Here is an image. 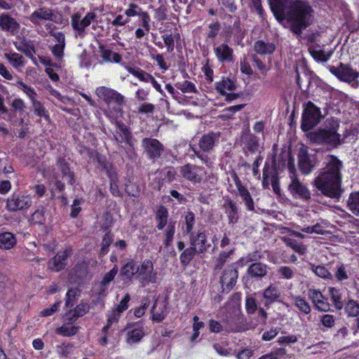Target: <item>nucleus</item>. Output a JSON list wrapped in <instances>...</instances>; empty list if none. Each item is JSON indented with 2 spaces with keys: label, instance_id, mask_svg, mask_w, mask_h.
Here are the masks:
<instances>
[{
  "label": "nucleus",
  "instance_id": "obj_13",
  "mask_svg": "<svg viewBox=\"0 0 359 359\" xmlns=\"http://www.w3.org/2000/svg\"><path fill=\"white\" fill-rule=\"evenodd\" d=\"M190 245L198 251V255L202 257L210 247V244L208 243L207 236L204 228H201L196 233H191L189 236Z\"/></svg>",
  "mask_w": 359,
  "mask_h": 359
},
{
  "label": "nucleus",
  "instance_id": "obj_35",
  "mask_svg": "<svg viewBox=\"0 0 359 359\" xmlns=\"http://www.w3.org/2000/svg\"><path fill=\"white\" fill-rule=\"evenodd\" d=\"M309 51L311 56L317 61L319 62H327L332 56V53H325L324 50L317 49L316 47L311 46L309 48Z\"/></svg>",
  "mask_w": 359,
  "mask_h": 359
},
{
  "label": "nucleus",
  "instance_id": "obj_52",
  "mask_svg": "<svg viewBox=\"0 0 359 359\" xmlns=\"http://www.w3.org/2000/svg\"><path fill=\"white\" fill-rule=\"evenodd\" d=\"M220 30L221 25L218 21L210 24L208 25V30L206 32L207 38L214 40L219 34Z\"/></svg>",
  "mask_w": 359,
  "mask_h": 359
},
{
  "label": "nucleus",
  "instance_id": "obj_14",
  "mask_svg": "<svg viewBox=\"0 0 359 359\" xmlns=\"http://www.w3.org/2000/svg\"><path fill=\"white\" fill-rule=\"evenodd\" d=\"M136 278L144 285L149 283H154L156 282V273L154 272V266L151 260L145 259L141 266H138Z\"/></svg>",
  "mask_w": 359,
  "mask_h": 359
},
{
  "label": "nucleus",
  "instance_id": "obj_21",
  "mask_svg": "<svg viewBox=\"0 0 359 359\" xmlns=\"http://www.w3.org/2000/svg\"><path fill=\"white\" fill-rule=\"evenodd\" d=\"M214 53L219 62H233L234 61L233 50L226 43L214 46Z\"/></svg>",
  "mask_w": 359,
  "mask_h": 359
},
{
  "label": "nucleus",
  "instance_id": "obj_42",
  "mask_svg": "<svg viewBox=\"0 0 359 359\" xmlns=\"http://www.w3.org/2000/svg\"><path fill=\"white\" fill-rule=\"evenodd\" d=\"M329 294L330 296L331 300L332 301L334 305V307L337 310H341L344 307V303L341 299V294L339 292V290L335 287H330Z\"/></svg>",
  "mask_w": 359,
  "mask_h": 359
},
{
  "label": "nucleus",
  "instance_id": "obj_29",
  "mask_svg": "<svg viewBox=\"0 0 359 359\" xmlns=\"http://www.w3.org/2000/svg\"><path fill=\"white\" fill-rule=\"evenodd\" d=\"M99 52L102 60L106 62H114L119 63L121 61L122 57L120 54L113 52L103 45L99 46Z\"/></svg>",
  "mask_w": 359,
  "mask_h": 359
},
{
  "label": "nucleus",
  "instance_id": "obj_7",
  "mask_svg": "<svg viewBox=\"0 0 359 359\" xmlns=\"http://www.w3.org/2000/svg\"><path fill=\"white\" fill-rule=\"evenodd\" d=\"M96 95L108 105L115 104L117 108L115 109L116 113L122 114L121 107L125 104L126 100L123 95L118 93L116 90L106 87L100 86L96 88Z\"/></svg>",
  "mask_w": 359,
  "mask_h": 359
},
{
  "label": "nucleus",
  "instance_id": "obj_20",
  "mask_svg": "<svg viewBox=\"0 0 359 359\" xmlns=\"http://www.w3.org/2000/svg\"><path fill=\"white\" fill-rule=\"evenodd\" d=\"M262 297L263 305L266 308H269L272 304L280 302L281 292L277 286L271 284L263 290Z\"/></svg>",
  "mask_w": 359,
  "mask_h": 359
},
{
  "label": "nucleus",
  "instance_id": "obj_12",
  "mask_svg": "<svg viewBox=\"0 0 359 359\" xmlns=\"http://www.w3.org/2000/svg\"><path fill=\"white\" fill-rule=\"evenodd\" d=\"M289 170H290L291 183L289 185L288 189L290 193L294 195H297L299 197L304 199H309L311 198V194L307 187L303 184L297 177L295 174V168L291 163L289 162Z\"/></svg>",
  "mask_w": 359,
  "mask_h": 359
},
{
  "label": "nucleus",
  "instance_id": "obj_27",
  "mask_svg": "<svg viewBox=\"0 0 359 359\" xmlns=\"http://www.w3.org/2000/svg\"><path fill=\"white\" fill-rule=\"evenodd\" d=\"M144 336V332L142 326L128 327L126 342L130 345L138 343Z\"/></svg>",
  "mask_w": 359,
  "mask_h": 359
},
{
  "label": "nucleus",
  "instance_id": "obj_4",
  "mask_svg": "<svg viewBox=\"0 0 359 359\" xmlns=\"http://www.w3.org/2000/svg\"><path fill=\"white\" fill-rule=\"evenodd\" d=\"M334 124L330 128H325L314 133L311 139L317 143H325L333 147H337L341 144V135L337 133L339 123L334 121Z\"/></svg>",
  "mask_w": 359,
  "mask_h": 359
},
{
  "label": "nucleus",
  "instance_id": "obj_39",
  "mask_svg": "<svg viewBox=\"0 0 359 359\" xmlns=\"http://www.w3.org/2000/svg\"><path fill=\"white\" fill-rule=\"evenodd\" d=\"M89 311V305L87 303L81 302L74 310L69 311L72 316L69 317V321H74L76 318L84 316Z\"/></svg>",
  "mask_w": 359,
  "mask_h": 359
},
{
  "label": "nucleus",
  "instance_id": "obj_43",
  "mask_svg": "<svg viewBox=\"0 0 359 359\" xmlns=\"http://www.w3.org/2000/svg\"><path fill=\"white\" fill-rule=\"evenodd\" d=\"M198 255V251L195 250L191 245L185 249L180 256V262L183 266H187L193 259L194 256Z\"/></svg>",
  "mask_w": 359,
  "mask_h": 359
},
{
  "label": "nucleus",
  "instance_id": "obj_40",
  "mask_svg": "<svg viewBox=\"0 0 359 359\" xmlns=\"http://www.w3.org/2000/svg\"><path fill=\"white\" fill-rule=\"evenodd\" d=\"M72 322L73 321H70L69 323H65L63 325L56 330V332L64 337H70L74 335L77 332L79 327L73 325Z\"/></svg>",
  "mask_w": 359,
  "mask_h": 359
},
{
  "label": "nucleus",
  "instance_id": "obj_64",
  "mask_svg": "<svg viewBox=\"0 0 359 359\" xmlns=\"http://www.w3.org/2000/svg\"><path fill=\"white\" fill-rule=\"evenodd\" d=\"M278 273L281 278L285 279H291L294 276V270L292 268L283 266L278 269Z\"/></svg>",
  "mask_w": 359,
  "mask_h": 359
},
{
  "label": "nucleus",
  "instance_id": "obj_15",
  "mask_svg": "<svg viewBox=\"0 0 359 359\" xmlns=\"http://www.w3.org/2000/svg\"><path fill=\"white\" fill-rule=\"evenodd\" d=\"M179 172L182 177L194 183L201 182L204 175L202 167L191 163L180 166Z\"/></svg>",
  "mask_w": 359,
  "mask_h": 359
},
{
  "label": "nucleus",
  "instance_id": "obj_44",
  "mask_svg": "<svg viewBox=\"0 0 359 359\" xmlns=\"http://www.w3.org/2000/svg\"><path fill=\"white\" fill-rule=\"evenodd\" d=\"M283 242L292 249H293L295 252L299 253L300 255H304L306 251V248L304 245L298 243L296 240L283 237L282 238Z\"/></svg>",
  "mask_w": 359,
  "mask_h": 359
},
{
  "label": "nucleus",
  "instance_id": "obj_58",
  "mask_svg": "<svg viewBox=\"0 0 359 359\" xmlns=\"http://www.w3.org/2000/svg\"><path fill=\"white\" fill-rule=\"evenodd\" d=\"M79 295V290L78 289H70L68 290L66 294V303L67 307H72L74 305L75 299L77 296Z\"/></svg>",
  "mask_w": 359,
  "mask_h": 359
},
{
  "label": "nucleus",
  "instance_id": "obj_57",
  "mask_svg": "<svg viewBox=\"0 0 359 359\" xmlns=\"http://www.w3.org/2000/svg\"><path fill=\"white\" fill-rule=\"evenodd\" d=\"M258 309L256 299L252 297H247L245 299V309L248 314H254Z\"/></svg>",
  "mask_w": 359,
  "mask_h": 359
},
{
  "label": "nucleus",
  "instance_id": "obj_10",
  "mask_svg": "<svg viewBox=\"0 0 359 359\" xmlns=\"http://www.w3.org/2000/svg\"><path fill=\"white\" fill-rule=\"evenodd\" d=\"M111 114V112L110 111L107 115L116 126L115 133L114 134L115 141L117 144L126 143L132 147L133 144L132 142L133 137L130 128L123 122L116 120Z\"/></svg>",
  "mask_w": 359,
  "mask_h": 359
},
{
  "label": "nucleus",
  "instance_id": "obj_60",
  "mask_svg": "<svg viewBox=\"0 0 359 359\" xmlns=\"http://www.w3.org/2000/svg\"><path fill=\"white\" fill-rule=\"evenodd\" d=\"M118 272V268L115 266L111 270L107 272L103 277L101 285L103 287H107L111 281H112Z\"/></svg>",
  "mask_w": 359,
  "mask_h": 359
},
{
  "label": "nucleus",
  "instance_id": "obj_1",
  "mask_svg": "<svg viewBox=\"0 0 359 359\" xmlns=\"http://www.w3.org/2000/svg\"><path fill=\"white\" fill-rule=\"evenodd\" d=\"M269 5L278 21L282 22L287 17L290 30L296 35H301L312 22L313 9L306 1L269 0Z\"/></svg>",
  "mask_w": 359,
  "mask_h": 359
},
{
  "label": "nucleus",
  "instance_id": "obj_54",
  "mask_svg": "<svg viewBox=\"0 0 359 359\" xmlns=\"http://www.w3.org/2000/svg\"><path fill=\"white\" fill-rule=\"evenodd\" d=\"M17 86L29 97L32 102L36 100L37 94L34 88L28 86L21 81L17 82Z\"/></svg>",
  "mask_w": 359,
  "mask_h": 359
},
{
  "label": "nucleus",
  "instance_id": "obj_11",
  "mask_svg": "<svg viewBox=\"0 0 359 359\" xmlns=\"http://www.w3.org/2000/svg\"><path fill=\"white\" fill-rule=\"evenodd\" d=\"M32 203V198L29 195L13 194L7 198L6 208L10 212L27 210Z\"/></svg>",
  "mask_w": 359,
  "mask_h": 359
},
{
  "label": "nucleus",
  "instance_id": "obj_53",
  "mask_svg": "<svg viewBox=\"0 0 359 359\" xmlns=\"http://www.w3.org/2000/svg\"><path fill=\"white\" fill-rule=\"evenodd\" d=\"M294 305L304 314H309L311 312V307L309 303L301 297L294 298Z\"/></svg>",
  "mask_w": 359,
  "mask_h": 359
},
{
  "label": "nucleus",
  "instance_id": "obj_46",
  "mask_svg": "<svg viewBox=\"0 0 359 359\" xmlns=\"http://www.w3.org/2000/svg\"><path fill=\"white\" fill-rule=\"evenodd\" d=\"M175 233V223L170 222L167 225L166 229L165 230V233H164L163 244L166 248L170 247L171 245Z\"/></svg>",
  "mask_w": 359,
  "mask_h": 359
},
{
  "label": "nucleus",
  "instance_id": "obj_56",
  "mask_svg": "<svg viewBox=\"0 0 359 359\" xmlns=\"http://www.w3.org/2000/svg\"><path fill=\"white\" fill-rule=\"evenodd\" d=\"M87 264L86 263L77 264L72 269V273L78 279H82L87 274Z\"/></svg>",
  "mask_w": 359,
  "mask_h": 359
},
{
  "label": "nucleus",
  "instance_id": "obj_63",
  "mask_svg": "<svg viewBox=\"0 0 359 359\" xmlns=\"http://www.w3.org/2000/svg\"><path fill=\"white\" fill-rule=\"evenodd\" d=\"M286 354V350L283 348H280L271 351L269 353L265 354L258 359H277L278 358Z\"/></svg>",
  "mask_w": 359,
  "mask_h": 359
},
{
  "label": "nucleus",
  "instance_id": "obj_3",
  "mask_svg": "<svg viewBox=\"0 0 359 359\" xmlns=\"http://www.w3.org/2000/svg\"><path fill=\"white\" fill-rule=\"evenodd\" d=\"M220 137L219 133L210 132L202 135L198 142L200 149H197L195 146L191 147V150L194 155L201 159V161L208 164L210 158L204 154V152H210L213 150L215 144L218 142Z\"/></svg>",
  "mask_w": 359,
  "mask_h": 359
},
{
  "label": "nucleus",
  "instance_id": "obj_59",
  "mask_svg": "<svg viewBox=\"0 0 359 359\" xmlns=\"http://www.w3.org/2000/svg\"><path fill=\"white\" fill-rule=\"evenodd\" d=\"M176 87L182 93H196V89L195 85L188 81H184L183 83H177Z\"/></svg>",
  "mask_w": 359,
  "mask_h": 359
},
{
  "label": "nucleus",
  "instance_id": "obj_50",
  "mask_svg": "<svg viewBox=\"0 0 359 359\" xmlns=\"http://www.w3.org/2000/svg\"><path fill=\"white\" fill-rule=\"evenodd\" d=\"M121 313L114 309L112 310L108 315V319L107 325L102 328L103 333H109V330L113 324L117 323L118 318H120Z\"/></svg>",
  "mask_w": 359,
  "mask_h": 359
},
{
  "label": "nucleus",
  "instance_id": "obj_62",
  "mask_svg": "<svg viewBox=\"0 0 359 359\" xmlns=\"http://www.w3.org/2000/svg\"><path fill=\"white\" fill-rule=\"evenodd\" d=\"M15 113H19L20 115H23L25 112L26 106L22 99H15L11 104Z\"/></svg>",
  "mask_w": 359,
  "mask_h": 359
},
{
  "label": "nucleus",
  "instance_id": "obj_33",
  "mask_svg": "<svg viewBox=\"0 0 359 359\" xmlns=\"http://www.w3.org/2000/svg\"><path fill=\"white\" fill-rule=\"evenodd\" d=\"M347 205L353 214L359 217V191L352 192L350 194Z\"/></svg>",
  "mask_w": 359,
  "mask_h": 359
},
{
  "label": "nucleus",
  "instance_id": "obj_18",
  "mask_svg": "<svg viewBox=\"0 0 359 359\" xmlns=\"http://www.w3.org/2000/svg\"><path fill=\"white\" fill-rule=\"evenodd\" d=\"M238 271L234 264L228 266L220 277V283L222 290L229 292L236 283Z\"/></svg>",
  "mask_w": 359,
  "mask_h": 359
},
{
  "label": "nucleus",
  "instance_id": "obj_47",
  "mask_svg": "<svg viewBox=\"0 0 359 359\" xmlns=\"http://www.w3.org/2000/svg\"><path fill=\"white\" fill-rule=\"evenodd\" d=\"M126 69L129 73L136 76L142 81H149L150 79L152 77V75L137 67H127Z\"/></svg>",
  "mask_w": 359,
  "mask_h": 359
},
{
  "label": "nucleus",
  "instance_id": "obj_41",
  "mask_svg": "<svg viewBox=\"0 0 359 359\" xmlns=\"http://www.w3.org/2000/svg\"><path fill=\"white\" fill-rule=\"evenodd\" d=\"M346 313L349 317H357L359 316V304L353 299H349L344 304Z\"/></svg>",
  "mask_w": 359,
  "mask_h": 359
},
{
  "label": "nucleus",
  "instance_id": "obj_6",
  "mask_svg": "<svg viewBox=\"0 0 359 359\" xmlns=\"http://www.w3.org/2000/svg\"><path fill=\"white\" fill-rule=\"evenodd\" d=\"M29 20L36 26H41L43 21L60 23L62 22V15L49 7L41 6L29 16Z\"/></svg>",
  "mask_w": 359,
  "mask_h": 359
},
{
  "label": "nucleus",
  "instance_id": "obj_19",
  "mask_svg": "<svg viewBox=\"0 0 359 359\" xmlns=\"http://www.w3.org/2000/svg\"><path fill=\"white\" fill-rule=\"evenodd\" d=\"M142 143L150 159L158 158L163 152V145L156 139L146 137L142 140Z\"/></svg>",
  "mask_w": 359,
  "mask_h": 359
},
{
  "label": "nucleus",
  "instance_id": "obj_26",
  "mask_svg": "<svg viewBox=\"0 0 359 359\" xmlns=\"http://www.w3.org/2000/svg\"><path fill=\"white\" fill-rule=\"evenodd\" d=\"M56 166L61 172V177L65 179L69 184L74 182V173L71 171L69 163L65 158H58L56 162Z\"/></svg>",
  "mask_w": 359,
  "mask_h": 359
},
{
  "label": "nucleus",
  "instance_id": "obj_55",
  "mask_svg": "<svg viewBox=\"0 0 359 359\" xmlns=\"http://www.w3.org/2000/svg\"><path fill=\"white\" fill-rule=\"evenodd\" d=\"M195 215L192 212H188L185 216V224H186V233L189 236L191 233H196L194 231V226L195 224Z\"/></svg>",
  "mask_w": 359,
  "mask_h": 359
},
{
  "label": "nucleus",
  "instance_id": "obj_51",
  "mask_svg": "<svg viewBox=\"0 0 359 359\" xmlns=\"http://www.w3.org/2000/svg\"><path fill=\"white\" fill-rule=\"evenodd\" d=\"M32 103L34 109V113L36 116L43 117L46 120L50 119L47 110L41 102L36 100L32 102Z\"/></svg>",
  "mask_w": 359,
  "mask_h": 359
},
{
  "label": "nucleus",
  "instance_id": "obj_5",
  "mask_svg": "<svg viewBox=\"0 0 359 359\" xmlns=\"http://www.w3.org/2000/svg\"><path fill=\"white\" fill-rule=\"evenodd\" d=\"M320 109L316 107L312 102L309 101L304 107L302 121V129L303 131H309L313 129L322 119Z\"/></svg>",
  "mask_w": 359,
  "mask_h": 359
},
{
  "label": "nucleus",
  "instance_id": "obj_49",
  "mask_svg": "<svg viewBox=\"0 0 359 359\" xmlns=\"http://www.w3.org/2000/svg\"><path fill=\"white\" fill-rule=\"evenodd\" d=\"M244 140V143L250 152L254 153L258 149L259 142L256 136L252 134H248Z\"/></svg>",
  "mask_w": 359,
  "mask_h": 359
},
{
  "label": "nucleus",
  "instance_id": "obj_30",
  "mask_svg": "<svg viewBox=\"0 0 359 359\" xmlns=\"http://www.w3.org/2000/svg\"><path fill=\"white\" fill-rule=\"evenodd\" d=\"M17 243L15 236L11 232H4L0 233V248L3 250H10Z\"/></svg>",
  "mask_w": 359,
  "mask_h": 359
},
{
  "label": "nucleus",
  "instance_id": "obj_36",
  "mask_svg": "<svg viewBox=\"0 0 359 359\" xmlns=\"http://www.w3.org/2000/svg\"><path fill=\"white\" fill-rule=\"evenodd\" d=\"M235 88L236 85L234 82L228 78L224 79L216 83V90L222 95H226V90L231 91Z\"/></svg>",
  "mask_w": 359,
  "mask_h": 359
},
{
  "label": "nucleus",
  "instance_id": "obj_9",
  "mask_svg": "<svg viewBox=\"0 0 359 359\" xmlns=\"http://www.w3.org/2000/svg\"><path fill=\"white\" fill-rule=\"evenodd\" d=\"M297 157L299 168L304 175L310 174L317 166L315 156L309 154L308 147L304 144H302L299 147Z\"/></svg>",
  "mask_w": 359,
  "mask_h": 359
},
{
  "label": "nucleus",
  "instance_id": "obj_34",
  "mask_svg": "<svg viewBox=\"0 0 359 359\" xmlns=\"http://www.w3.org/2000/svg\"><path fill=\"white\" fill-rule=\"evenodd\" d=\"M168 217V212L167 209L161 206L156 213V219L157 222V226L158 230H162L167 224Z\"/></svg>",
  "mask_w": 359,
  "mask_h": 359
},
{
  "label": "nucleus",
  "instance_id": "obj_61",
  "mask_svg": "<svg viewBox=\"0 0 359 359\" xmlns=\"http://www.w3.org/2000/svg\"><path fill=\"white\" fill-rule=\"evenodd\" d=\"M232 251L222 252L215 260V270H219L222 268L227 258L229 257Z\"/></svg>",
  "mask_w": 359,
  "mask_h": 359
},
{
  "label": "nucleus",
  "instance_id": "obj_22",
  "mask_svg": "<svg viewBox=\"0 0 359 359\" xmlns=\"http://www.w3.org/2000/svg\"><path fill=\"white\" fill-rule=\"evenodd\" d=\"M0 27L3 31L15 35L19 32L20 25L15 19L8 14L2 13L0 15Z\"/></svg>",
  "mask_w": 359,
  "mask_h": 359
},
{
  "label": "nucleus",
  "instance_id": "obj_16",
  "mask_svg": "<svg viewBox=\"0 0 359 359\" xmlns=\"http://www.w3.org/2000/svg\"><path fill=\"white\" fill-rule=\"evenodd\" d=\"M95 17L96 15L94 13L89 12L81 19V15L76 13L72 16V27L80 36H83L84 35L85 29L91 24Z\"/></svg>",
  "mask_w": 359,
  "mask_h": 359
},
{
  "label": "nucleus",
  "instance_id": "obj_23",
  "mask_svg": "<svg viewBox=\"0 0 359 359\" xmlns=\"http://www.w3.org/2000/svg\"><path fill=\"white\" fill-rule=\"evenodd\" d=\"M69 256V252L65 250L62 252H59L57 255L52 258L48 263V267L49 269L53 271H60L64 269L67 265V259Z\"/></svg>",
  "mask_w": 359,
  "mask_h": 359
},
{
  "label": "nucleus",
  "instance_id": "obj_48",
  "mask_svg": "<svg viewBox=\"0 0 359 359\" xmlns=\"http://www.w3.org/2000/svg\"><path fill=\"white\" fill-rule=\"evenodd\" d=\"M337 281L342 283L349 278V271L344 264H340L337 266V270L333 276Z\"/></svg>",
  "mask_w": 359,
  "mask_h": 359
},
{
  "label": "nucleus",
  "instance_id": "obj_31",
  "mask_svg": "<svg viewBox=\"0 0 359 359\" xmlns=\"http://www.w3.org/2000/svg\"><path fill=\"white\" fill-rule=\"evenodd\" d=\"M254 50L259 55L271 54L275 50V45L272 43L259 40L255 43Z\"/></svg>",
  "mask_w": 359,
  "mask_h": 359
},
{
  "label": "nucleus",
  "instance_id": "obj_45",
  "mask_svg": "<svg viewBox=\"0 0 359 359\" xmlns=\"http://www.w3.org/2000/svg\"><path fill=\"white\" fill-rule=\"evenodd\" d=\"M138 266H136L133 261H130L126 264L121 269V274L126 278H131L134 275L137 276Z\"/></svg>",
  "mask_w": 359,
  "mask_h": 359
},
{
  "label": "nucleus",
  "instance_id": "obj_24",
  "mask_svg": "<svg viewBox=\"0 0 359 359\" xmlns=\"http://www.w3.org/2000/svg\"><path fill=\"white\" fill-rule=\"evenodd\" d=\"M234 181L239 195L246 205L247 210L249 211H253L255 210V205L251 194L248 190L242 184L241 181L239 180L236 173H234Z\"/></svg>",
  "mask_w": 359,
  "mask_h": 359
},
{
  "label": "nucleus",
  "instance_id": "obj_25",
  "mask_svg": "<svg viewBox=\"0 0 359 359\" xmlns=\"http://www.w3.org/2000/svg\"><path fill=\"white\" fill-rule=\"evenodd\" d=\"M223 208L228 217L229 224H236L239 219L238 208L236 203L231 199H227L224 203Z\"/></svg>",
  "mask_w": 359,
  "mask_h": 359
},
{
  "label": "nucleus",
  "instance_id": "obj_38",
  "mask_svg": "<svg viewBox=\"0 0 359 359\" xmlns=\"http://www.w3.org/2000/svg\"><path fill=\"white\" fill-rule=\"evenodd\" d=\"M4 57L8 60L11 65L15 69L23 67L25 65L24 57L17 53H5Z\"/></svg>",
  "mask_w": 359,
  "mask_h": 359
},
{
  "label": "nucleus",
  "instance_id": "obj_32",
  "mask_svg": "<svg viewBox=\"0 0 359 359\" xmlns=\"http://www.w3.org/2000/svg\"><path fill=\"white\" fill-rule=\"evenodd\" d=\"M158 303L156 302L152 306L151 313H152V320L154 321L160 323L167 316L166 306L164 302L160 304L158 309L157 310Z\"/></svg>",
  "mask_w": 359,
  "mask_h": 359
},
{
  "label": "nucleus",
  "instance_id": "obj_2",
  "mask_svg": "<svg viewBox=\"0 0 359 359\" xmlns=\"http://www.w3.org/2000/svg\"><path fill=\"white\" fill-rule=\"evenodd\" d=\"M326 165L313 181L315 187L325 196L339 200L342 194L341 175L342 162L335 156L327 158Z\"/></svg>",
  "mask_w": 359,
  "mask_h": 359
},
{
  "label": "nucleus",
  "instance_id": "obj_28",
  "mask_svg": "<svg viewBox=\"0 0 359 359\" xmlns=\"http://www.w3.org/2000/svg\"><path fill=\"white\" fill-rule=\"evenodd\" d=\"M267 273V266L262 262L252 264L248 269V274L252 278L264 277Z\"/></svg>",
  "mask_w": 359,
  "mask_h": 359
},
{
  "label": "nucleus",
  "instance_id": "obj_8",
  "mask_svg": "<svg viewBox=\"0 0 359 359\" xmlns=\"http://www.w3.org/2000/svg\"><path fill=\"white\" fill-rule=\"evenodd\" d=\"M330 72L340 81L348 83H353L354 88L358 87V81H355L358 77V73L353 69L351 65L340 62L337 67L329 66Z\"/></svg>",
  "mask_w": 359,
  "mask_h": 359
},
{
  "label": "nucleus",
  "instance_id": "obj_17",
  "mask_svg": "<svg viewBox=\"0 0 359 359\" xmlns=\"http://www.w3.org/2000/svg\"><path fill=\"white\" fill-rule=\"evenodd\" d=\"M125 14L128 18L137 16L140 18L142 26L147 32L150 30V16L147 11H144L142 8L135 3H130L128 7L125 11Z\"/></svg>",
  "mask_w": 359,
  "mask_h": 359
},
{
  "label": "nucleus",
  "instance_id": "obj_37",
  "mask_svg": "<svg viewBox=\"0 0 359 359\" xmlns=\"http://www.w3.org/2000/svg\"><path fill=\"white\" fill-rule=\"evenodd\" d=\"M310 269L318 277L323 279H333V275L329 271V270L324 265L310 264Z\"/></svg>",
  "mask_w": 359,
  "mask_h": 359
}]
</instances>
